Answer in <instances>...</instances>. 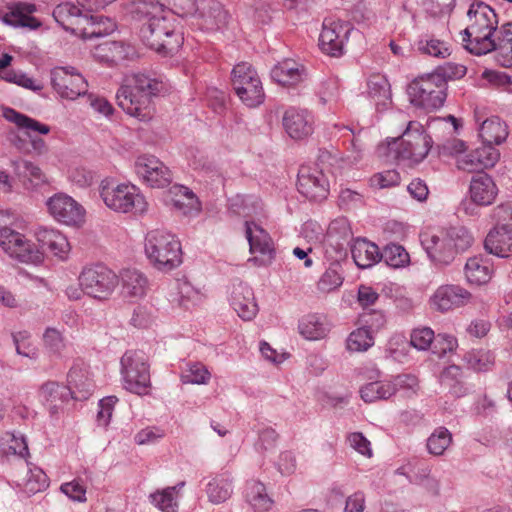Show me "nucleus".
I'll return each mask as SVG.
<instances>
[{"label":"nucleus","mask_w":512,"mask_h":512,"mask_svg":"<svg viewBox=\"0 0 512 512\" xmlns=\"http://www.w3.org/2000/svg\"><path fill=\"white\" fill-rule=\"evenodd\" d=\"M451 443V432L445 427H438L428 437L426 446L431 455L442 456Z\"/></svg>","instance_id":"53"},{"label":"nucleus","mask_w":512,"mask_h":512,"mask_svg":"<svg viewBox=\"0 0 512 512\" xmlns=\"http://www.w3.org/2000/svg\"><path fill=\"white\" fill-rule=\"evenodd\" d=\"M133 18L141 23L143 43L163 56L178 52L184 38L176 18L160 0H139L131 6Z\"/></svg>","instance_id":"1"},{"label":"nucleus","mask_w":512,"mask_h":512,"mask_svg":"<svg viewBox=\"0 0 512 512\" xmlns=\"http://www.w3.org/2000/svg\"><path fill=\"white\" fill-rule=\"evenodd\" d=\"M473 243L472 233L464 226H451L421 235V245L436 266L450 265L458 254L467 251Z\"/></svg>","instance_id":"4"},{"label":"nucleus","mask_w":512,"mask_h":512,"mask_svg":"<svg viewBox=\"0 0 512 512\" xmlns=\"http://www.w3.org/2000/svg\"><path fill=\"white\" fill-rule=\"evenodd\" d=\"M463 361L468 369L475 372H488L495 364L494 354L486 349H472L463 356Z\"/></svg>","instance_id":"47"},{"label":"nucleus","mask_w":512,"mask_h":512,"mask_svg":"<svg viewBox=\"0 0 512 512\" xmlns=\"http://www.w3.org/2000/svg\"><path fill=\"white\" fill-rule=\"evenodd\" d=\"M419 389L418 378L413 374H399L388 378L372 381L360 388V397L366 403L388 400L397 392L411 397Z\"/></svg>","instance_id":"8"},{"label":"nucleus","mask_w":512,"mask_h":512,"mask_svg":"<svg viewBox=\"0 0 512 512\" xmlns=\"http://www.w3.org/2000/svg\"><path fill=\"white\" fill-rule=\"evenodd\" d=\"M467 68L458 63L446 62L438 66L431 74L432 78L437 81L442 88L446 91L447 82L456 80L466 75Z\"/></svg>","instance_id":"51"},{"label":"nucleus","mask_w":512,"mask_h":512,"mask_svg":"<svg viewBox=\"0 0 512 512\" xmlns=\"http://www.w3.org/2000/svg\"><path fill=\"white\" fill-rule=\"evenodd\" d=\"M493 51L497 52V60L502 66H512V22L500 27Z\"/></svg>","instance_id":"45"},{"label":"nucleus","mask_w":512,"mask_h":512,"mask_svg":"<svg viewBox=\"0 0 512 512\" xmlns=\"http://www.w3.org/2000/svg\"><path fill=\"white\" fill-rule=\"evenodd\" d=\"M330 328L331 325L327 317L321 314H309L303 317L298 325L300 334L308 340L324 338Z\"/></svg>","instance_id":"37"},{"label":"nucleus","mask_w":512,"mask_h":512,"mask_svg":"<svg viewBox=\"0 0 512 512\" xmlns=\"http://www.w3.org/2000/svg\"><path fill=\"white\" fill-rule=\"evenodd\" d=\"M410 343L402 335H396L390 338L386 345V354L397 362H404L409 353Z\"/></svg>","instance_id":"60"},{"label":"nucleus","mask_w":512,"mask_h":512,"mask_svg":"<svg viewBox=\"0 0 512 512\" xmlns=\"http://www.w3.org/2000/svg\"><path fill=\"white\" fill-rule=\"evenodd\" d=\"M381 260L392 268H400L409 263L410 257L408 252L402 246L389 244L381 253Z\"/></svg>","instance_id":"59"},{"label":"nucleus","mask_w":512,"mask_h":512,"mask_svg":"<svg viewBox=\"0 0 512 512\" xmlns=\"http://www.w3.org/2000/svg\"><path fill=\"white\" fill-rule=\"evenodd\" d=\"M232 86L241 102L247 107L261 105L265 99L262 82L251 64L241 62L231 72Z\"/></svg>","instance_id":"10"},{"label":"nucleus","mask_w":512,"mask_h":512,"mask_svg":"<svg viewBox=\"0 0 512 512\" xmlns=\"http://www.w3.org/2000/svg\"><path fill=\"white\" fill-rule=\"evenodd\" d=\"M230 305L237 315L245 321L252 320L258 312L252 288L246 283L234 284L230 293Z\"/></svg>","instance_id":"27"},{"label":"nucleus","mask_w":512,"mask_h":512,"mask_svg":"<svg viewBox=\"0 0 512 512\" xmlns=\"http://www.w3.org/2000/svg\"><path fill=\"white\" fill-rule=\"evenodd\" d=\"M163 89V83L145 74L125 76L116 99L119 107L128 115L142 122H149L155 114L152 97Z\"/></svg>","instance_id":"2"},{"label":"nucleus","mask_w":512,"mask_h":512,"mask_svg":"<svg viewBox=\"0 0 512 512\" xmlns=\"http://www.w3.org/2000/svg\"><path fill=\"white\" fill-rule=\"evenodd\" d=\"M509 135L507 124L498 116H492L484 120L479 127V136L489 145H500L506 141Z\"/></svg>","instance_id":"36"},{"label":"nucleus","mask_w":512,"mask_h":512,"mask_svg":"<svg viewBox=\"0 0 512 512\" xmlns=\"http://www.w3.org/2000/svg\"><path fill=\"white\" fill-rule=\"evenodd\" d=\"M78 283L84 295L98 302H106L119 286V276L105 265H89L81 270Z\"/></svg>","instance_id":"7"},{"label":"nucleus","mask_w":512,"mask_h":512,"mask_svg":"<svg viewBox=\"0 0 512 512\" xmlns=\"http://www.w3.org/2000/svg\"><path fill=\"white\" fill-rule=\"evenodd\" d=\"M469 24L461 32L464 48L471 54L481 56L492 52L496 45L498 17L484 2H473L468 11Z\"/></svg>","instance_id":"3"},{"label":"nucleus","mask_w":512,"mask_h":512,"mask_svg":"<svg viewBox=\"0 0 512 512\" xmlns=\"http://www.w3.org/2000/svg\"><path fill=\"white\" fill-rule=\"evenodd\" d=\"M343 276L338 264L331 265L319 278L317 290L321 293H331L338 290L343 284Z\"/></svg>","instance_id":"55"},{"label":"nucleus","mask_w":512,"mask_h":512,"mask_svg":"<svg viewBox=\"0 0 512 512\" xmlns=\"http://www.w3.org/2000/svg\"><path fill=\"white\" fill-rule=\"evenodd\" d=\"M400 144L395 158L408 160L411 163H419L428 155L432 148V139L426 133L422 124L410 121L399 138ZM398 139H393L395 144Z\"/></svg>","instance_id":"11"},{"label":"nucleus","mask_w":512,"mask_h":512,"mask_svg":"<svg viewBox=\"0 0 512 512\" xmlns=\"http://www.w3.org/2000/svg\"><path fill=\"white\" fill-rule=\"evenodd\" d=\"M211 374L202 363H188L181 374V381L184 384L204 385L209 382Z\"/></svg>","instance_id":"57"},{"label":"nucleus","mask_w":512,"mask_h":512,"mask_svg":"<svg viewBox=\"0 0 512 512\" xmlns=\"http://www.w3.org/2000/svg\"><path fill=\"white\" fill-rule=\"evenodd\" d=\"M0 248L9 257L23 263L39 264L43 254L25 235L9 227L0 229Z\"/></svg>","instance_id":"14"},{"label":"nucleus","mask_w":512,"mask_h":512,"mask_svg":"<svg viewBox=\"0 0 512 512\" xmlns=\"http://www.w3.org/2000/svg\"><path fill=\"white\" fill-rule=\"evenodd\" d=\"M471 299V293L465 288L446 284L439 286L430 298L431 305L441 311L446 312L466 305Z\"/></svg>","instance_id":"24"},{"label":"nucleus","mask_w":512,"mask_h":512,"mask_svg":"<svg viewBox=\"0 0 512 512\" xmlns=\"http://www.w3.org/2000/svg\"><path fill=\"white\" fill-rule=\"evenodd\" d=\"M244 495L246 502L256 512L268 511L273 505V500L269 497L264 484L261 482L255 480L248 481Z\"/></svg>","instance_id":"41"},{"label":"nucleus","mask_w":512,"mask_h":512,"mask_svg":"<svg viewBox=\"0 0 512 512\" xmlns=\"http://www.w3.org/2000/svg\"><path fill=\"white\" fill-rule=\"evenodd\" d=\"M36 11L34 4L21 3L2 17V21L12 27H24L36 29L40 22L32 17L31 14Z\"/></svg>","instance_id":"38"},{"label":"nucleus","mask_w":512,"mask_h":512,"mask_svg":"<svg viewBox=\"0 0 512 512\" xmlns=\"http://www.w3.org/2000/svg\"><path fill=\"white\" fill-rule=\"evenodd\" d=\"M500 159V152L493 145L483 142V144L466 153L458 156L456 164L458 169L466 172H478L484 169L492 168Z\"/></svg>","instance_id":"23"},{"label":"nucleus","mask_w":512,"mask_h":512,"mask_svg":"<svg viewBox=\"0 0 512 512\" xmlns=\"http://www.w3.org/2000/svg\"><path fill=\"white\" fill-rule=\"evenodd\" d=\"M15 172L26 189L36 188L46 182L45 174L40 167L30 161L17 163Z\"/></svg>","instance_id":"46"},{"label":"nucleus","mask_w":512,"mask_h":512,"mask_svg":"<svg viewBox=\"0 0 512 512\" xmlns=\"http://www.w3.org/2000/svg\"><path fill=\"white\" fill-rule=\"evenodd\" d=\"M50 81L59 98L74 101L88 92V82L73 66H57L50 71Z\"/></svg>","instance_id":"13"},{"label":"nucleus","mask_w":512,"mask_h":512,"mask_svg":"<svg viewBox=\"0 0 512 512\" xmlns=\"http://www.w3.org/2000/svg\"><path fill=\"white\" fill-rule=\"evenodd\" d=\"M34 236L40 246L37 248L40 249L43 255L45 251H48L61 260L68 257L71 249L70 244L66 236L58 229L41 226L35 230Z\"/></svg>","instance_id":"26"},{"label":"nucleus","mask_w":512,"mask_h":512,"mask_svg":"<svg viewBox=\"0 0 512 512\" xmlns=\"http://www.w3.org/2000/svg\"><path fill=\"white\" fill-rule=\"evenodd\" d=\"M352 31L353 26L347 21L334 18L324 19L319 36L321 51L332 57L342 56Z\"/></svg>","instance_id":"15"},{"label":"nucleus","mask_w":512,"mask_h":512,"mask_svg":"<svg viewBox=\"0 0 512 512\" xmlns=\"http://www.w3.org/2000/svg\"><path fill=\"white\" fill-rule=\"evenodd\" d=\"M44 347L53 355L61 356L66 348V341L62 333L48 327L43 334Z\"/></svg>","instance_id":"63"},{"label":"nucleus","mask_w":512,"mask_h":512,"mask_svg":"<svg viewBox=\"0 0 512 512\" xmlns=\"http://www.w3.org/2000/svg\"><path fill=\"white\" fill-rule=\"evenodd\" d=\"M418 53L437 59H446L452 53L451 45L433 35H423L415 43Z\"/></svg>","instance_id":"39"},{"label":"nucleus","mask_w":512,"mask_h":512,"mask_svg":"<svg viewBox=\"0 0 512 512\" xmlns=\"http://www.w3.org/2000/svg\"><path fill=\"white\" fill-rule=\"evenodd\" d=\"M175 295H171L173 302H178L180 306L188 307L189 303H198L202 295L192 284L185 279H178L174 283Z\"/></svg>","instance_id":"52"},{"label":"nucleus","mask_w":512,"mask_h":512,"mask_svg":"<svg viewBox=\"0 0 512 512\" xmlns=\"http://www.w3.org/2000/svg\"><path fill=\"white\" fill-rule=\"evenodd\" d=\"M0 452L4 455H17L26 458L29 455L28 444L22 434L6 432L0 437Z\"/></svg>","instance_id":"49"},{"label":"nucleus","mask_w":512,"mask_h":512,"mask_svg":"<svg viewBox=\"0 0 512 512\" xmlns=\"http://www.w3.org/2000/svg\"><path fill=\"white\" fill-rule=\"evenodd\" d=\"M245 235L250 253L254 255L249 261L257 266L270 265L275 257V248L269 233L256 222L246 221Z\"/></svg>","instance_id":"17"},{"label":"nucleus","mask_w":512,"mask_h":512,"mask_svg":"<svg viewBox=\"0 0 512 512\" xmlns=\"http://www.w3.org/2000/svg\"><path fill=\"white\" fill-rule=\"evenodd\" d=\"M306 75L305 67L293 59H285L271 70V78L283 86L297 85L306 78Z\"/></svg>","instance_id":"32"},{"label":"nucleus","mask_w":512,"mask_h":512,"mask_svg":"<svg viewBox=\"0 0 512 512\" xmlns=\"http://www.w3.org/2000/svg\"><path fill=\"white\" fill-rule=\"evenodd\" d=\"M297 187L299 193L314 201L324 200L329 194V181L316 165L300 167Z\"/></svg>","instance_id":"19"},{"label":"nucleus","mask_w":512,"mask_h":512,"mask_svg":"<svg viewBox=\"0 0 512 512\" xmlns=\"http://www.w3.org/2000/svg\"><path fill=\"white\" fill-rule=\"evenodd\" d=\"M27 467L26 477L16 481L17 487L29 496L45 490L49 486L45 472L41 468L31 466L28 463Z\"/></svg>","instance_id":"43"},{"label":"nucleus","mask_w":512,"mask_h":512,"mask_svg":"<svg viewBox=\"0 0 512 512\" xmlns=\"http://www.w3.org/2000/svg\"><path fill=\"white\" fill-rule=\"evenodd\" d=\"M185 482H180L173 487H166L149 494V502L162 512H176L178 509L177 492L182 489Z\"/></svg>","instance_id":"42"},{"label":"nucleus","mask_w":512,"mask_h":512,"mask_svg":"<svg viewBox=\"0 0 512 512\" xmlns=\"http://www.w3.org/2000/svg\"><path fill=\"white\" fill-rule=\"evenodd\" d=\"M469 194L474 204L488 206L496 199L498 188L492 177L487 174H480L472 177Z\"/></svg>","instance_id":"30"},{"label":"nucleus","mask_w":512,"mask_h":512,"mask_svg":"<svg viewBox=\"0 0 512 512\" xmlns=\"http://www.w3.org/2000/svg\"><path fill=\"white\" fill-rule=\"evenodd\" d=\"M347 349L352 352H365L374 345V335L362 325L353 330L346 341Z\"/></svg>","instance_id":"54"},{"label":"nucleus","mask_w":512,"mask_h":512,"mask_svg":"<svg viewBox=\"0 0 512 512\" xmlns=\"http://www.w3.org/2000/svg\"><path fill=\"white\" fill-rule=\"evenodd\" d=\"M2 115L5 120L15 124L19 129L23 130L28 137H30L31 146L35 152L42 154L47 150L44 140L41 138H32L31 133L34 132L46 135L50 132V127L48 125L9 107L3 109Z\"/></svg>","instance_id":"22"},{"label":"nucleus","mask_w":512,"mask_h":512,"mask_svg":"<svg viewBox=\"0 0 512 512\" xmlns=\"http://www.w3.org/2000/svg\"><path fill=\"white\" fill-rule=\"evenodd\" d=\"M440 383L455 397H463L469 393V388L463 381L462 369L457 365H450L441 372Z\"/></svg>","instance_id":"44"},{"label":"nucleus","mask_w":512,"mask_h":512,"mask_svg":"<svg viewBox=\"0 0 512 512\" xmlns=\"http://www.w3.org/2000/svg\"><path fill=\"white\" fill-rule=\"evenodd\" d=\"M88 19L91 20L88 23H85L87 26V29L85 31H89L95 27L96 30H100V33L97 34H89V33H80V37L82 39H91L93 37H102L105 35H108L112 33L116 29L115 22L108 18L104 17L102 15H93L91 13H88Z\"/></svg>","instance_id":"56"},{"label":"nucleus","mask_w":512,"mask_h":512,"mask_svg":"<svg viewBox=\"0 0 512 512\" xmlns=\"http://www.w3.org/2000/svg\"><path fill=\"white\" fill-rule=\"evenodd\" d=\"M233 493V481L228 473L214 476L206 486L210 502L220 504L228 500Z\"/></svg>","instance_id":"40"},{"label":"nucleus","mask_w":512,"mask_h":512,"mask_svg":"<svg viewBox=\"0 0 512 512\" xmlns=\"http://www.w3.org/2000/svg\"><path fill=\"white\" fill-rule=\"evenodd\" d=\"M13 342L17 354L27 357L31 360L38 358V349L31 341V334L27 331H19L13 334Z\"/></svg>","instance_id":"61"},{"label":"nucleus","mask_w":512,"mask_h":512,"mask_svg":"<svg viewBox=\"0 0 512 512\" xmlns=\"http://www.w3.org/2000/svg\"><path fill=\"white\" fill-rule=\"evenodd\" d=\"M68 382V387L73 392L72 398L75 400H85L93 393L92 381L81 370L71 369L68 374Z\"/></svg>","instance_id":"50"},{"label":"nucleus","mask_w":512,"mask_h":512,"mask_svg":"<svg viewBox=\"0 0 512 512\" xmlns=\"http://www.w3.org/2000/svg\"><path fill=\"white\" fill-rule=\"evenodd\" d=\"M134 167L136 174L152 188H164L172 182V171L154 155L138 156Z\"/></svg>","instance_id":"18"},{"label":"nucleus","mask_w":512,"mask_h":512,"mask_svg":"<svg viewBox=\"0 0 512 512\" xmlns=\"http://www.w3.org/2000/svg\"><path fill=\"white\" fill-rule=\"evenodd\" d=\"M73 392L68 386L48 381L39 390V397L52 415L58 414L64 403L72 398Z\"/></svg>","instance_id":"31"},{"label":"nucleus","mask_w":512,"mask_h":512,"mask_svg":"<svg viewBox=\"0 0 512 512\" xmlns=\"http://www.w3.org/2000/svg\"><path fill=\"white\" fill-rule=\"evenodd\" d=\"M368 93L376 105V109H384L391 102L390 84L383 76H374L368 82Z\"/></svg>","instance_id":"48"},{"label":"nucleus","mask_w":512,"mask_h":512,"mask_svg":"<svg viewBox=\"0 0 512 512\" xmlns=\"http://www.w3.org/2000/svg\"><path fill=\"white\" fill-rule=\"evenodd\" d=\"M339 81L336 78H329L322 81L317 88V96L323 105L336 103L339 98Z\"/></svg>","instance_id":"62"},{"label":"nucleus","mask_w":512,"mask_h":512,"mask_svg":"<svg viewBox=\"0 0 512 512\" xmlns=\"http://www.w3.org/2000/svg\"><path fill=\"white\" fill-rule=\"evenodd\" d=\"M485 250L499 258H508L512 255V228L495 226L487 234L484 241Z\"/></svg>","instance_id":"29"},{"label":"nucleus","mask_w":512,"mask_h":512,"mask_svg":"<svg viewBox=\"0 0 512 512\" xmlns=\"http://www.w3.org/2000/svg\"><path fill=\"white\" fill-rule=\"evenodd\" d=\"M191 17L198 29L213 32L226 26L228 13L218 0H199Z\"/></svg>","instance_id":"20"},{"label":"nucleus","mask_w":512,"mask_h":512,"mask_svg":"<svg viewBox=\"0 0 512 512\" xmlns=\"http://www.w3.org/2000/svg\"><path fill=\"white\" fill-rule=\"evenodd\" d=\"M144 252L153 267L160 271H170L182 263L179 239L165 230L156 229L146 234Z\"/></svg>","instance_id":"6"},{"label":"nucleus","mask_w":512,"mask_h":512,"mask_svg":"<svg viewBox=\"0 0 512 512\" xmlns=\"http://www.w3.org/2000/svg\"><path fill=\"white\" fill-rule=\"evenodd\" d=\"M407 93L414 106L426 111L441 108L446 98L445 90L431 74L414 79L408 85Z\"/></svg>","instance_id":"12"},{"label":"nucleus","mask_w":512,"mask_h":512,"mask_svg":"<svg viewBox=\"0 0 512 512\" xmlns=\"http://www.w3.org/2000/svg\"><path fill=\"white\" fill-rule=\"evenodd\" d=\"M282 125L291 139L304 140L313 134L315 119L307 109L290 107L284 112Z\"/></svg>","instance_id":"21"},{"label":"nucleus","mask_w":512,"mask_h":512,"mask_svg":"<svg viewBox=\"0 0 512 512\" xmlns=\"http://www.w3.org/2000/svg\"><path fill=\"white\" fill-rule=\"evenodd\" d=\"M350 229L345 219H338L333 221L327 232V240L335 242L338 247H342L344 243L348 242L350 237Z\"/></svg>","instance_id":"64"},{"label":"nucleus","mask_w":512,"mask_h":512,"mask_svg":"<svg viewBox=\"0 0 512 512\" xmlns=\"http://www.w3.org/2000/svg\"><path fill=\"white\" fill-rule=\"evenodd\" d=\"M120 365L124 388L138 395L147 394L151 379L146 354L140 350H128L121 357Z\"/></svg>","instance_id":"9"},{"label":"nucleus","mask_w":512,"mask_h":512,"mask_svg":"<svg viewBox=\"0 0 512 512\" xmlns=\"http://www.w3.org/2000/svg\"><path fill=\"white\" fill-rule=\"evenodd\" d=\"M99 194L105 206L115 213L142 215L148 209L144 195L131 183L104 179L99 185Z\"/></svg>","instance_id":"5"},{"label":"nucleus","mask_w":512,"mask_h":512,"mask_svg":"<svg viewBox=\"0 0 512 512\" xmlns=\"http://www.w3.org/2000/svg\"><path fill=\"white\" fill-rule=\"evenodd\" d=\"M1 78L9 83L16 84L34 92H39L43 89V84L41 82L20 70L9 69L2 71Z\"/></svg>","instance_id":"58"},{"label":"nucleus","mask_w":512,"mask_h":512,"mask_svg":"<svg viewBox=\"0 0 512 512\" xmlns=\"http://www.w3.org/2000/svg\"><path fill=\"white\" fill-rule=\"evenodd\" d=\"M46 206L53 219L61 224L79 227L85 221L84 207L66 193L54 194L47 199Z\"/></svg>","instance_id":"16"},{"label":"nucleus","mask_w":512,"mask_h":512,"mask_svg":"<svg viewBox=\"0 0 512 512\" xmlns=\"http://www.w3.org/2000/svg\"><path fill=\"white\" fill-rule=\"evenodd\" d=\"M171 209L183 216L196 217L201 211V203L195 193L184 185H173L166 195Z\"/></svg>","instance_id":"25"},{"label":"nucleus","mask_w":512,"mask_h":512,"mask_svg":"<svg viewBox=\"0 0 512 512\" xmlns=\"http://www.w3.org/2000/svg\"><path fill=\"white\" fill-rule=\"evenodd\" d=\"M119 284H121V294L123 298L130 302H137L143 299L149 289L147 277L135 269L123 270L119 275Z\"/></svg>","instance_id":"28"},{"label":"nucleus","mask_w":512,"mask_h":512,"mask_svg":"<svg viewBox=\"0 0 512 512\" xmlns=\"http://www.w3.org/2000/svg\"><path fill=\"white\" fill-rule=\"evenodd\" d=\"M494 273L493 264L487 258L474 256L467 260L464 274L467 282L473 285L487 284Z\"/></svg>","instance_id":"34"},{"label":"nucleus","mask_w":512,"mask_h":512,"mask_svg":"<svg viewBox=\"0 0 512 512\" xmlns=\"http://www.w3.org/2000/svg\"><path fill=\"white\" fill-rule=\"evenodd\" d=\"M135 50L132 46L118 41H105L94 49V57L106 63L117 64L133 56Z\"/></svg>","instance_id":"33"},{"label":"nucleus","mask_w":512,"mask_h":512,"mask_svg":"<svg viewBox=\"0 0 512 512\" xmlns=\"http://www.w3.org/2000/svg\"><path fill=\"white\" fill-rule=\"evenodd\" d=\"M351 255L355 264L361 268H370L381 260V253L376 244L362 238L354 240Z\"/></svg>","instance_id":"35"}]
</instances>
